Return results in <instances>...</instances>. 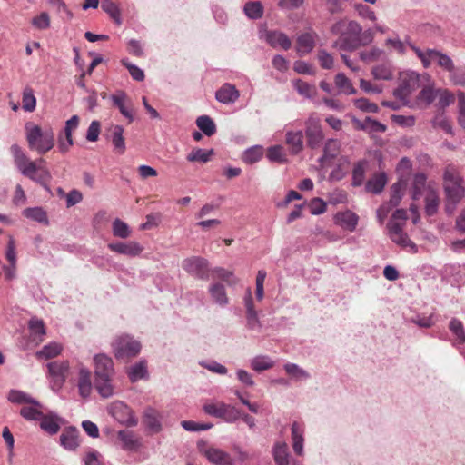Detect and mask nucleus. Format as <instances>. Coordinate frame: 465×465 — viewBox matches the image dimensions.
Here are the masks:
<instances>
[{
  "instance_id": "48",
  "label": "nucleus",
  "mask_w": 465,
  "mask_h": 465,
  "mask_svg": "<svg viewBox=\"0 0 465 465\" xmlns=\"http://www.w3.org/2000/svg\"><path fill=\"white\" fill-rule=\"evenodd\" d=\"M101 8L108 14L112 19L117 24H122L121 14L117 5L112 0H102Z\"/></svg>"
},
{
  "instance_id": "17",
  "label": "nucleus",
  "mask_w": 465,
  "mask_h": 465,
  "mask_svg": "<svg viewBox=\"0 0 465 465\" xmlns=\"http://www.w3.org/2000/svg\"><path fill=\"white\" fill-rule=\"evenodd\" d=\"M240 97V92L235 85L226 83L223 84L215 93V98L218 102L229 104L236 102Z\"/></svg>"
},
{
  "instance_id": "27",
  "label": "nucleus",
  "mask_w": 465,
  "mask_h": 465,
  "mask_svg": "<svg viewBox=\"0 0 465 465\" xmlns=\"http://www.w3.org/2000/svg\"><path fill=\"white\" fill-rule=\"evenodd\" d=\"M117 437L122 442V449L124 450H136L141 446L139 439L131 430H119Z\"/></svg>"
},
{
  "instance_id": "57",
  "label": "nucleus",
  "mask_w": 465,
  "mask_h": 465,
  "mask_svg": "<svg viewBox=\"0 0 465 465\" xmlns=\"http://www.w3.org/2000/svg\"><path fill=\"white\" fill-rule=\"evenodd\" d=\"M121 63L128 70L134 80L137 82H142L144 80V73L140 67L130 63L127 59H122Z\"/></svg>"
},
{
  "instance_id": "58",
  "label": "nucleus",
  "mask_w": 465,
  "mask_h": 465,
  "mask_svg": "<svg viewBox=\"0 0 465 465\" xmlns=\"http://www.w3.org/2000/svg\"><path fill=\"white\" fill-rule=\"evenodd\" d=\"M36 99L34 95L33 90L25 88L23 92V109L25 112H33L35 109Z\"/></svg>"
},
{
  "instance_id": "44",
  "label": "nucleus",
  "mask_w": 465,
  "mask_h": 465,
  "mask_svg": "<svg viewBox=\"0 0 465 465\" xmlns=\"http://www.w3.org/2000/svg\"><path fill=\"white\" fill-rule=\"evenodd\" d=\"M62 351V346L56 342L45 345L42 350L36 352L38 359L48 360L56 357Z\"/></svg>"
},
{
  "instance_id": "52",
  "label": "nucleus",
  "mask_w": 465,
  "mask_h": 465,
  "mask_svg": "<svg viewBox=\"0 0 465 465\" xmlns=\"http://www.w3.org/2000/svg\"><path fill=\"white\" fill-rule=\"evenodd\" d=\"M335 84L339 89L347 94H356V89L352 86L351 81L343 73H339L335 76Z\"/></svg>"
},
{
  "instance_id": "25",
  "label": "nucleus",
  "mask_w": 465,
  "mask_h": 465,
  "mask_svg": "<svg viewBox=\"0 0 465 465\" xmlns=\"http://www.w3.org/2000/svg\"><path fill=\"white\" fill-rule=\"evenodd\" d=\"M340 151V142L335 139H329L323 147V153L319 158V163L322 166H325L328 163L334 159Z\"/></svg>"
},
{
  "instance_id": "51",
  "label": "nucleus",
  "mask_w": 465,
  "mask_h": 465,
  "mask_svg": "<svg viewBox=\"0 0 465 465\" xmlns=\"http://www.w3.org/2000/svg\"><path fill=\"white\" fill-rule=\"evenodd\" d=\"M449 79L455 85L465 87V65H454L453 70L449 73Z\"/></svg>"
},
{
  "instance_id": "13",
  "label": "nucleus",
  "mask_w": 465,
  "mask_h": 465,
  "mask_svg": "<svg viewBox=\"0 0 465 465\" xmlns=\"http://www.w3.org/2000/svg\"><path fill=\"white\" fill-rule=\"evenodd\" d=\"M267 44L272 48L281 47L283 50H288L292 46V42L286 34L277 30H265L261 36Z\"/></svg>"
},
{
  "instance_id": "10",
  "label": "nucleus",
  "mask_w": 465,
  "mask_h": 465,
  "mask_svg": "<svg viewBox=\"0 0 465 465\" xmlns=\"http://www.w3.org/2000/svg\"><path fill=\"white\" fill-rule=\"evenodd\" d=\"M305 134L310 148L314 149L321 144L323 134L318 119L312 116L309 117L306 121Z\"/></svg>"
},
{
  "instance_id": "61",
  "label": "nucleus",
  "mask_w": 465,
  "mask_h": 465,
  "mask_svg": "<svg viewBox=\"0 0 465 465\" xmlns=\"http://www.w3.org/2000/svg\"><path fill=\"white\" fill-rule=\"evenodd\" d=\"M181 425L185 430L193 432L207 430L213 427L212 423H199L193 420H183Z\"/></svg>"
},
{
  "instance_id": "3",
  "label": "nucleus",
  "mask_w": 465,
  "mask_h": 465,
  "mask_svg": "<svg viewBox=\"0 0 465 465\" xmlns=\"http://www.w3.org/2000/svg\"><path fill=\"white\" fill-rule=\"evenodd\" d=\"M443 182L446 198L450 199L454 203H460L465 196V183L453 165H448L444 169Z\"/></svg>"
},
{
  "instance_id": "11",
  "label": "nucleus",
  "mask_w": 465,
  "mask_h": 465,
  "mask_svg": "<svg viewBox=\"0 0 465 465\" xmlns=\"http://www.w3.org/2000/svg\"><path fill=\"white\" fill-rule=\"evenodd\" d=\"M162 419L163 414L153 407L145 408L143 415V421L146 430L151 434H157L162 431Z\"/></svg>"
},
{
  "instance_id": "22",
  "label": "nucleus",
  "mask_w": 465,
  "mask_h": 465,
  "mask_svg": "<svg viewBox=\"0 0 465 465\" xmlns=\"http://www.w3.org/2000/svg\"><path fill=\"white\" fill-rule=\"evenodd\" d=\"M292 449L296 455L302 456L303 455V443H304V430L302 425H300L297 421H294L292 424Z\"/></svg>"
},
{
  "instance_id": "6",
  "label": "nucleus",
  "mask_w": 465,
  "mask_h": 465,
  "mask_svg": "<svg viewBox=\"0 0 465 465\" xmlns=\"http://www.w3.org/2000/svg\"><path fill=\"white\" fill-rule=\"evenodd\" d=\"M420 84V74L414 71H406L400 74V84L398 88L393 92V95L402 101L404 104L407 103V99L410 94L417 90Z\"/></svg>"
},
{
  "instance_id": "49",
  "label": "nucleus",
  "mask_w": 465,
  "mask_h": 465,
  "mask_svg": "<svg viewBox=\"0 0 465 465\" xmlns=\"http://www.w3.org/2000/svg\"><path fill=\"white\" fill-rule=\"evenodd\" d=\"M263 154L262 147L259 145H255L246 149L242 155V160L244 163L252 164L259 162Z\"/></svg>"
},
{
  "instance_id": "14",
  "label": "nucleus",
  "mask_w": 465,
  "mask_h": 465,
  "mask_svg": "<svg viewBox=\"0 0 465 465\" xmlns=\"http://www.w3.org/2000/svg\"><path fill=\"white\" fill-rule=\"evenodd\" d=\"M203 455L208 461L214 465H233L234 459L226 451L214 448L208 447L203 450Z\"/></svg>"
},
{
  "instance_id": "12",
  "label": "nucleus",
  "mask_w": 465,
  "mask_h": 465,
  "mask_svg": "<svg viewBox=\"0 0 465 465\" xmlns=\"http://www.w3.org/2000/svg\"><path fill=\"white\" fill-rule=\"evenodd\" d=\"M94 377L114 376V364L113 359L105 353H98L94 356Z\"/></svg>"
},
{
  "instance_id": "8",
  "label": "nucleus",
  "mask_w": 465,
  "mask_h": 465,
  "mask_svg": "<svg viewBox=\"0 0 465 465\" xmlns=\"http://www.w3.org/2000/svg\"><path fill=\"white\" fill-rule=\"evenodd\" d=\"M110 415L120 424L127 427H134L138 424V420L134 416L133 410L124 402L117 401L109 407Z\"/></svg>"
},
{
  "instance_id": "28",
  "label": "nucleus",
  "mask_w": 465,
  "mask_h": 465,
  "mask_svg": "<svg viewBox=\"0 0 465 465\" xmlns=\"http://www.w3.org/2000/svg\"><path fill=\"white\" fill-rule=\"evenodd\" d=\"M77 386L79 393L83 398H87L90 395L92 390L91 372L87 368L84 366H82L79 370Z\"/></svg>"
},
{
  "instance_id": "1",
  "label": "nucleus",
  "mask_w": 465,
  "mask_h": 465,
  "mask_svg": "<svg viewBox=\"0 0 465 465\" xmlns=\"http://www.w3.org/2000/svg\"><path fill=\"white\" fill-rule=\"evenodd\" d=\"M11 153L14 157V162L16 168L20 173L31 179L32 181L42 185L48 193H51V189L48 183L51 181L50 172L37 165V162L30 161L29 158L24 153L21 147L17 144L11 146Z\"/></svg>"
},
{
  "instance_id": "33",
  "label": "nucleus",
  "mask_w": 465,
  "mask_h": 465,
  "mask_svg": "<svg viewBox=\"0 0 465 465\" xmlns=\"http://www.w3.org/2000/svg\"><path fill=\"white\" fill-rule=\"evenodd\" d=\"M387 183V176L385 173H379L374 174L366 183V190L374 194H379L382 192Z\"/></svg>"
},
{
  "instance_id": "55",
  "label": "nucleus",
  "mask_w": 465,
  "mask_h": 465,
  "mask_svg": "<svg viewBox=\"0 0 465 465\" xmlns=\"http://www.w3.org/2000/svg\"><path fill=\"white\" fill-rule=\"evenodd\" d=\"M449 327L451 332L456 336L457 343H465V332L461 322L454 318L450 321Z\"/></svg>"
},
{
  "instance_id": "20",
  "label": "nucleus",
  "mask_w": 465,
  "mask_h": 465,
  "mask_svg": "<svg viewBox=\"0 0 465 465\" xmlns=\"http://www.w3.org/2000/svg\"><path fill=\"white\" fill-rule=\"evenodd\" d=\"M272 454L276 465H290L291 453L285 442H275L272 450Z\"/></svg>"
},
{
  "instance_id": "31",
  "label": "nucleus",
  "mask_w": 465,
  "mask_h": 465,
  "mask_svg": "<svg viewBox=\"0 0 465 465\" xmlns=\"http://www.w3.org/2000/svg\"><path fill=\"white\" fill-rule=\"evenodd\" d=\"M286 143L289 145L292 153H299L303 148L302 131H288L286 133Z\"/></svg>"
},
{
  "instance_id": "45",
  "label": "nucleus",
  "mask_w": 465,
  "mask_h": 465,
  "mask_svg": "<svg viewBox=\"0 0 465 465\" xmlns=\"http://www.w3.org/2000/svg\"><path fill=\"white\" fill-rule=\"evenodd\" d=\"M213 154V150H205L202 148L193 149L187 156L188 162H198L205 163L210 161L211 156Z\"/></svg>"
},
{
  "instance_id": "16",
  "label": "nucleus",
  "mask_w": 465,
  "mask_h": 465,
  "mask_svg": "<svg viewBox=\"0 0 465 465\" xmlns=\"http://www.w3.org/2000/svg\"><path fill=\"white\" fill-rule=\"evenodd\" d=\"M110 100L112 101L113 105L119 109L124 117L128 119L130 123L134 121V114L129 108L131 103L125 92L117 91L115 94L110 95Z\"/></svg>"
},
{
  "instance_id": "43",
  "label": "nucleus",
  "mask_w": 465,
  "mask_h": 465,
  "mask_svg": "<svg viewBox=\"0 0 465 465\" xmlns=\"http://www.w3.org/2000/svg\"><path fill=\"white\" fill-rule=\"evenodd\" d=\"M427 176L423 173H418L413 177L411 187V197L413 200L419 199L426 186Z\"/></svg>"
},
{
  "instance_id": "64",
  "label": "nucleus",
  "mask_w": 465,
  "mask_h": 465,
  "mask_svg": "<svg viewBox=\"0 0 465 465\" xmlns=\"http://www.w3.org/2000/svg\"><path fill=\"white\" fill-rule=\"evenodd\" d=\"M459 124L465 129V93H458Z\"/></svg>"
},
{
  "instance_id": "32",
  "label": "nucleus",
  "mask_w": 465,
  "mask_h": 465,
  "mask_svg": "<svg viewBox=\"0 0 465 465\" xmlns=\"http://www.w3.org/2000/svg\"><path fill=\"white\" fill-rule=\"evenodd\" d=\"M361 25L354 21L348 20L346 25V32L344 35V39H340L336 42L335 45L339 46L340 49L344 50V44L346 40L356 39L361 32Z\"/></svg>"
},
{
  "instance_id": "46",
  "label": "nucleus",
  "mask_w": 465,
  "mask_h": 465,
  "mask_svg": "<svg viewBox=\"0 0 465 465\" xmlns=\"http://www.w3.org/2000/svg\"><path fill=\"white\" fill-rule=\"evenodd\" d=\"M42 404L40 406H35L30 404L29 406H24L20 410V415L26 420H40L43 416Z\"/></svg>"
},
{
  "instance_id": "41",
  "label": "nucleus",
  "mask_w": 465,
  "mask_h": 465,
  "mask_svg": "<svg viewBox=\"0 0 465 465\" xmlns=\"http://www.w3.org/2000/svg\"><path fill=\"white\" fill-rule=\"evenodd\" d=\"M8 400L16 404L28 403L35 406H40V402L38 401L31 397L29 394L17 390L10 391Z\"/></svg>"
},
{
  "instance_id": "21",
  "label": "nucleus",
  "mask_w": 465,
  "mask_h": 465,
  "mask_svg": "<svg viewBox=\"0 0 465 465\" xmlns=\"http://www.w3.org/2000/svg\"><path fill=\"white\" fill-rule=\"evenodd\" d=\"M352 122L358 130L365 131L368 133H384L387 129L385 124L369 116L366 117L363 121L353 118Z\"/></svg>"
},
{
  "instance_id": "19",
  "label": "nucleus",
  "mask_w": 465,
  "mask_h": 465,
  "mask_svg": "<svg viewBox=\"0 0 465 465\" xmlns=\"http://www.w3.org/2000/svg\"><path fill=\"white\" fill-rule=\"evenodd\" d=\"M127 375L131 382L134 383L140 380H145L149 377L147 361L141 359L139 361L131 365L127 370Z\"/></svg>"
},
{
  "instance_id": "62",
  "label": "nucleus",
  "mask_w": 465,
  "mask_h": 465,
  "mask_svg": "<svg viewBox=\"0 0 465 465\" xmlns=\"http://www.w3.org/2000/svg\"><path fill=\"white\" fill-rule=\"evenodd\" d=\"M354 104L358 109H360L363 112H369V113H378L379 112V106L374 103H371L366 98L356 99L354 101Z\"/></svg>"
},
{
  "instance_id": "30",
  "label": "nucleus",
  "mask_w": 465,
  "mask_h": 465,
  "mask_svg": "<svg viewBox=\"0 0 465 465\" xmlns=\"http://www.w3.org/2000/svg\"><path fill=\"white\" fill-rule=\"evenodd\" d=\"M47 368L53 377L56 378L61 383L64 382L69 371L68 361H52L47 364Z\"/></svg>"
},
{
  "instance_id": "42",
  "label": "nucleus",
  "mask_w": 465,
  "mask_h": 465,
  "mask_svg": "<svg viewBox=\"0 0 465 465\" xmlns=\"http://www.w3.org/2000/svg\"><path fill=\"white\" fill-rule=\"evenodd\" d=\"M197 127L206 135L212 136L216 132L213 120L208 115H201L196 119Z\"/></svg>"
},
{
  "instance_id": "2",
  "label": "nucleus",
  "mask_w": 465,
  "mask_h": 465,
  "mask_svg": "<svg viewBox=\"0 0 465 465\" xmlns=\"http://www.w3.org/2000/svg\"><path fill=\"white\" fill-rule=\"evenodd\" d=\"M409 47L420 60L424 68H429L434 64L445 72L450 73L453 70V66L455 65L453 60L450 55L442 53L440 50L429 48L426 51H422L413 44H409Z\"/></svg>"
},
{
  "instance_id": "39",
  "label": "nucleus",
  "mask_w": 465,
  "mask_h": 465,
  "mask_svg": "<svg viewBox=\"0 0 465 465\" xmlns=\"http://www.w3.org/2000/svg\"><path fill=\"white\" fill-rule=\"evenodd\" d=\"M336 219L342 227L351 232L355 230L358 223L357 214L351 211L338 213Z\"/></svg>"
},
{
  "instance_id": "40",
  "label": "nucleus",
  "mask_w": 465,
  "mask_h": 465,
  "mask_svg": "<svg viewBox=\"0 0 465 465\" xmlns=\"http://www.w3.org/2000/svg\"><path fill=\"white\" fill-rule=\"evenodd\" d=\"M292 84L297 93L305 98H313L317 94L315 85L304 82L301 79L294 80Z\"/></svg>"
},
{
  "instance_id": "37",
  "label": "nucleus",
  "mask_w": 465,
  "mask_h": 465,
  "mask_svg": "<svg viewBox=\"0 0 465 465\" xmlns=\"http://www.w3.org/2000/svg\"><path fill=\"white\" fill-rule=\"evenodd\" d=\"M112 143L114 150L123 154L125 152V142L124 138V127L122 125H114L112 129Z\"/></svg>"
},
{
  "instance_id": "7",
  "label": "nucleus",
  "mask_w": 465,
  "mask_h": 465,
  "mask_svg": "<svg viewBox=\"0 0 465 465\" xmlns=\"http://www.w3.org/2000/svg\"><path fill=\"white\" fill-rule=\"evenodd\" d=\"M183 269L193 277L207 281L210 278L209 262L205 258L192 256L182 262Z\"/></svg>"
},
{
  "instance_id": "23",
  "label": "nucleus",
  "mask_w": 465,
  "mask_h": 465,
  "mask_svg": "<svg viewBox=\"0 0 465 465\" xmlns=\"http://www.w3.org/2000/svg\"><path fill=\"white\" fill-rule=\"evenodd\" d=\"M78 434L79 431L75 427L67 428L60 435L61 445L68 450H74L79 446Z\"/></svg>"
},
{
  "instance_id": "15",
  "label": "nucleus",
  "mask_w": 465,
  "mask_h": 465,
  "mask_svg": "<svg viewBox=\"0 0 465 465\" xmlns=\"http://www.w3.org/2000/svg\"><path fill=\"white\" fill-rule=\"evenodd\" d=\"M108 248L114 252L129 257H136L143 250L140 243L134 241L111 242L108 244Z\"/></svg>"
},
{
  "instance_id": "47",
  "label": "nucleus",
  "mask_w": 465,
  "mask_h": 465,
  "mask_svg": "<svg viewBox=\"0 0 465 465\" xmlns=\"http://www.w3.org/2000/svg\"><path fill=\"white\" fill-rule=\"evenodd\" d=\"M366 167L367 162L365 160L359 161L354 164L352 170V186L358 187L363 183Z\"/></svg>"
},
{
  "instance_id": "63",
  "label": "nucleus",
  "mask_w": 465,
  "mask_h": 465,
  "mask_svg": "<svg viewBox=\"0 0 465 465\" xmlns=\"http://www.w3.org/2000/svg\"><path fill=\"white\" fill-rule=\"evenodd\" d=\"M241 418V412L235 407L226 404L222 419L226 422L232 423Z\"/></svg>"
},
{
  "instance_id": "18",
  "label": "nucleus",
  "mask_w": 465,
  "mask_h": 465,
  "mask_svg": "<svg viewBox=\"0 0 465 465\" xmlns=\"http://www.w3.org/2000/svg\"><path fill=\"white\" fill-rule=\"evenodd\" d=\"M40 428L50 435L56 434L60 430V422L62 419L53 411L48 412L47 414H43L40 419Z\"/></svg>"
},
{
  "instance_id": "35",
  "label": "nucleus",
  "mask_w": 465,
  "mask_h": 465,
  "mask_svg": "<svg viewBox=\"0 0 465 465\" xmlns=\"http://www.w3.org/2000/svg\"><path fill=\"white\" fill-rule=\"evenodd\" d=\"M285 372L294 381H307L311 378V374L296 363L287 362L283 365Z\"/></svg>"
},
{
  "instance_id": "50",
  "label": "nucleus",
  "mask_w": 465,
  "mask_h": 465,
  "mask_svg": "<svg viewBox=\"0 0 465 465\" xmlns=\"http://www.w3.org/2000/svg\"><path fill=\"white\" fill-rule=\"evenodd\" d=\"M243 11L247 17L256 20L262 16L263 7L260 2H248L245 4Z\"/></svg>"
},
{
  "instance_id": "60",
  "label": "nucleus",
  "mask_w": 465,
  "mask_h": 465,
  "mask_svg": "<svg viewBox=\"0 0 465 465\" xmlns=\"http://www.w3.org/2000/svg\"><path fill=\"white\" fill-rule=\"evenodd\" d=\"M225 406L226 404L223 402L208 403L203 406V410L208 415L222 419Z\"/></svg>"
},
{
  "instance_id": "5",
  "label": "nucleus",
  "mask_w": 465,
  "mask_h": 465,
  "mask_svg": "<svg viewBox=\"0 0 465 465\" xmlns=\"http://www.w3.org/2000/svg\"><path fill=\"white\" fill-rule=\"evenodd\" d=\"M112 349L116 359L133 358L140 353L142 345L133 336L123 334L114 340Z\"/></svg>"
},
{
  "instance_id": "34",
  "label": "nucleus",
  "mask_w": 465,
  "mask_h": 465,
  "mask_svg": "<svg viewBox=\"0 0 465 465\" xmlns=\"http://www.w3.org/2000/svg\"><path fill=\"white\" fill-rule=\"evenodd\" d=\"M315 42L313 36L309 34H302L297 38V46L296 50L300 56H302L304 54H307L312 51L314 48Z\"/></svg>"
},
{
  "instance_id": "29",
  "label": "nucleus",
  "mask_w": 465,
  "mask_h": 465,
  "mask_svg": "<svg viewBox=\"0 0 465 465\" xmlns=\"http://www.w3.org/2000/svg\"><path fill=\"white\" fill-rule=\"evenodd\" d=\"M209 293L213 301L221 307H225L229 303V298L225 291V287L219 282L210 285Z\"/></svg>"
},
{
  "instance_id": "53",
  "label": "nucleus",
  "mask_w": 465,
  "mask_h": 465,
  "mask_svg": "<svg viewBox=\"0 0 465 465\" xmlns=\"http://www.w3.org/2000/svg\"><path fill=\"white\" fill-rule=\"evenodd\" d=\"M439 203L437 193L434 191H430L425 198V212L427 215L432 216L437 213Z\"/></svg>"
},
{
  "instance_id": "26",
  "label": "nucleus",
  "mask_w": 465,
  "mask_h": 465,
  "mask_svg": "<svg viewBox=\"0 0 465 465\" xmlns=\"http://www.w3.org/2000/svg\"><path fill=\"white\" fill-rule=\"evenodd\" d=\"M113 377L108 375L94 377V387L103 398H110L114 395Z\"/></svg>"
},
{
  "instance_id": "59",
  "label": "nucleus",
  "mask_w": 465,
  "mask_h": 465,
  "mask_svg": "<svg viewBox=\"0 0 465 465\" xmlns=\"http://www.w3.org/2000/svg\"><path fill=\"white\" fill-rule=\"evenodd\" d=\"M383 50L379 47H371L368 51H362L360 53V58L366 63L378 61L383 54Z\"/></svg>"
},
{
  "instance_id": "54",
  "label": "nucleus",
  "mask_w": 465,
  "mask_h": 465,
  "mask_svg": "<svg viewBox=\"0 0 465 465\" xmlns=\"http://www.w3.org/2000/svg\"><path fill=\"white\" fill-rule=\"evenodd\" d=\"M113 234L116 237L126 239L130 236L131 230L126 223L116 218L113 222Z\"/></svg>"
},
{
  "instance_id": "4",
  "label": "nucleus",
  "mask_w": 465,
  "mask_h": 465,
  "mask_svg": "<svg viewBox=\"0 0 465 465\" xmlns=\"http://www.w3.org/2000/svg\"><path fill=\"white\" fill-rule=\"evenodd\" d=\"M26 139L30 149L41 154L50 151L54 145L53 131L51 129L42 131L37 125L26 126Z\"/></svg>"
},
{
  "instance_id": "36",
  "label": "nucleus",
  "mask_w": 465,
  "mask_h": 465,
  "mask_svg": "<svg viewBox=\"0 0 465 465\" xmlns=\"http://www.w3.org/2000/svg\"><path fill=\"white\" fill-rule=\"evenodd\" d=\"M23 215L32 221L48 224V217L46 212L39 206L28 207L23 211Z\"/></svg>"
},
{
  "instance_id": "24",
  "label": "nucleus",
  "mask_w": 465,
  "mask_h": 465,
  "mask_svg": "<svg viewBox=\"0 0 465 465\" xmlns=\"http://www.w3.org/2000/svg\"><path fill=\"white\" fill-rule=\"evenodd\" d=\"M374 39V34L371 29H367L361 32L356 39L346 40L344 44V50H355L361 45L371 44Z\"/></svg>"
},
{
  "instance_id": "38",
  "label": "nucleus",
  "mask_w": 465,
  "mask_h": 465,
  "mask_svg": "<svg viewBox=\"0 0 465 465\" xmlns=\"http://www.w3.org/2000/svg\"><path fill=\"white\" fill-rule=\"evenodd\" d=\"M250 366L254 371L262 372L272 369L274 361L267 355H258L251 360Z\"/></svg>"
},
{
  "instance_id": "56",
  "label": "nucleus",
  "mask_w": 465,
  "mask_h": 465,
  "mask_svg": "<svg viewBox=\"0 0 465 465\" xmlns=\"http://www.w3.org/2000/svg\"><path fill=\"white\" fill-rule=\"evenodd\" d=\"M371 74L378 80H391L392 72L389 64H380L372 68Z\"/></svg>"
},
{
  "instance_id": "9",
  "label": "nucleus",
  "mask_w": 465,
  "mask_h": 465,
  "mask_svg": "<svg viewBox=\"0 0 465 465\" xmlns=\"http://www.w3.org/2000/svg\"><path fill=\"white\" fill-rule=\"evenodd\" d=\"M387 229L388 235L393 242L403 248L410 247L414 253L418 252L417 245L403 232L401 223L390 221L387 224Z\"/></svg>"
}]
</instances>
